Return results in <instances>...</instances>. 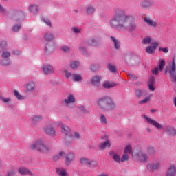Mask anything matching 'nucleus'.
Segmentation results:
<instances>
[{
	"mask_svg": "<svg viewBox=\"0 0 176 176\" xmlns=\"http://www.w3.org/2000/svg\"><path fill=\"white\" fill-rule=\"evenodd\" d=\"M43 117L40 115L32 116L30 118L31 124L33 126L36 127L38 126L40 120H43Z\"/></svg>",
	"mask_w": 176,
	"mask_h": 176,
	"instance_id": "obj_9",
	"label": "nucleus"
},
{
	"mask_svg": "<svg viewBox=\"0 0 176 176\" xmlns=\"http://www.w3.org/2000/svg\"><path fill=\"white\" fill-rule=\"evenodd\" d=\"M0 100L4 102V103H6V104H8L11 102L12 99L10 98H5L3 96H0Z\"/></svg>",
	"mask_w": 176,
	"mask_h": 176,
	"instance_id": "obj_41",
	"label": "nucleus"
},
{
	"mask_svg": "<svg viewBox=\"0 0 176 176\" xmlns=\"http://www.w3.org/2000/svg\"><path fill=\"white\" fill-rule=\"evenodd\" d=\"M151 97H152V95L146 96L142 100L139 101L138 104L140 105H144V104H146L149 103L151 101Z\"/></svg>",
	"mask_w": 176,
	"mask_h": 176,
	"instance_id": "obj_20",
	"label": "nucleus"
},
{
	"mask_svg": "<svg viewBox=\"0 0 176 176\" xmlns=\"http://www.w3.org/2000/svg\"><path fill=\"white\" fill-rule=\"evenodd\" d=\"M111 39L113 43L115 49L120 50L121 44L119 40H118V38H116V37H113V36H111Z\"/></svg>",
	"mask_w": 176,
	"mask_h": 176,
	"instance_id": "obj_19",
	"label": "nucleus"
},
{
	"mask_svg": "<svg viewBox=\"0 0 176 176\" xmlns=\"http://www.w3.org/2000/svg\"><path fill=\"white\" fill-rule=\"evenodd\" d=\"M14 96L19 100H24L25 98L22 96H21V94L19 93L18 91L15 90L14 91Z\"/></svg>",
	"mask_w": 176,
	"mask_h": 176,
	"instance_id": "obj_39",
	"label": "nucleus"
},
{
	"mask_svg": "<svg viewBox=\"0 0 176 176\" xmlns=\"http://www.w3.org/2000/svg\"><path fill=\"white\" fill-rule=\"evenodd\" d=\"M166 60L165 59H160L159 62V69L160 71H163L164 67L166 66Z\"/></svg>",
	"mask_w": 176,
	"mask_h": 176,
	"instance_id": "obj_33",
	"label": "nucleus"
},
{
	"mask_svg": "<svg viewBox=\"0 0 176 176\" xmlns=\"http://www.w3.org/2000/svg\"><path fill=\"white\" fill-rule=\"evenodd\" d=\"M110 146H111V144L109 143V141H106L105 142L100 144L99 145L100 149H101V150H104L107 147H110Z\"/></svg>",
	"mask_w": 176,
	"mask_h": 176,
	"instance_id": "obj_34",
	"label": "nucleus"
},
{
	"mask_svg": "<svg viewBox=\"0 0 176 176\" xmlns=\"http://www.w3.org/2000/svg\"><path fill=\"white\" fill-rule=\"evenodd\" d=\"M75 160V155L74 153H69L65 157L66 164H69L72 161Z\"/></svg>",
	"mask_w": 176,
	"mask_h": 176,
	"instance_id": "obj_23",
	"label": "nucleus"
},
{
	"mask_svg": "<svg viewBox=\"0 0 176 176\" xmlns=\"http://www.w3.org/2000/svg\"><path fill=\"white\" fill-rule=\"evenodd\" d=\"M143 117L146 120V121L148 124H150L151 126H153L160 130L163 129V126L161 124H160L157 121H156L155 120H154L150 117H148L146 115H144Z\"/></svg>",
	"mask_w": 176,
	"mask_h": 176,
	"instance_id": "obj_6",
	"label": "nucleus"
},
{
	"mask_svg": "<svg viewBox=\"0 0 176 176\" xmlns=\"http://www.w3.org/2000/svg\"><path fill=\"white\" fill-rule=\"evenodd\" d=\"M96 105L100 110L104 112L111 111L117 107L114 100L109 96H103L98 99Z\"/></svg>",
	"mask_w": 176,
	"mask_h": 176,
	"instance_id": "obj_2",
	"label": "nucleus"
},
{
	"mask_svg": "<svg viewBox=\"0 0 176 176\" xmlns=\"http://www.w3.org/2000/svg\"><path fill=\"white\" fill-rule=\"evenodd\" d=\"M30 149L37 150L43 153H47L51 151V148L46 145L45 142L41 140H38L34 143L30 144Z\"/></svg>",
	"mask_w": 176,
	"mask_h": 176,
	"instance_id": "obj_3",
	"label": "nucleus"
},
{
	"mask_svg": "<svg viewBox=\"0 0 176 176\" xmlns=\"http://www.w3.org/2000/svg\"><path fill=\"white\" fill-rule=\"evenodd\" d=\"M10 56L11 54L10 52H9V51H3L1 57L3 58H8L9 57H10Z\"/></svg>",
	"mask_w": 176,
	"mask_h": 176,
	"instance_id": "obj_40",
	"label": "nucleus"
},
{
	"mask_svg": "<svg viewBox=\"0 0 176 176\" xmlns=\"http://www.w3.org/2000/svg\"><path fill=\"white\" fill-rule=\"evenodd\" d=\"M129 78L132 81H135L138 80V77L136 76H134L133 74H129Z\"/></svg>",
	"mask_w": 176,
	"mask_h": 176,
	"instance_id": "obj_56",
	"label": "nucleus"
},
{
	"mask_svg": "<svg viewBox=\"0 0 176 176\" xmlns=\"http://www.w3.org/2000/svg\"><path fill=\"white\" fill-rule=\"evenodd\" d=\"M113 159L114 161H116L118 163H120V162H122V159L119 155H114L113 156Z\"/></svg>",
	"mask_w": 176,
	"mask_h": 176,
	"instance_id": "obj_50",
	"label": "nucleus"
},
{
	"mask_svg": "<svg viewBox=\"0 0 176 176\" xmlns=\"http://www.w3.org/2000/svg\"><path fill=\"white\" fill-rule=\"evenodd\" d=\"M16 172L14 170H10L6 173V176H16Z\"/></svg>",
	"mask_w": 176,
	"mask_h": 176,
	"instance_id": "obj_51",
	"label": "nucleus"
},
{
	"mask_svg": "<svg viewBox=\"0 0 176 176\" xmlns=\"http://www.w3.org/2000/svg\"><path fill=\"white\" fill-rule=\"evenodd\" d=\"M176 175V166L172 165L167 170L166 176H175Z\"/></svg>",
	"mask_w": 176,
	"mask_h": 176,
	"instance_id": "obj_18",
	"label": "nucleus"
},
{
	"mask_svg": "<svg viewBox=\"0 0 176 176\" xmlns=\"http://www.w3.org/2000/svg\"><path fill=\"white\" fill-rule=\"evenodd\" d=\"M144 21L148 25L151 27L155 28L157 25V22L155 20L151 19L150 17H144Z\"/></svg>",
	"mask_w": 176,
	"mask_h": 176,
	"instance_id": "obj_16",
	"label": "nucleus"
},
{
	"mask_svg": "<svg viewBox=\"0 0 176 176\" xmlns=\"http://www.w3.org/2000/svg\"><path fill=\"white\" fill-rule=\"evenodd\" d=\"M8 47V43L6 41H1L0 43V47L1 49H6V47Z\"/></svg>",
	"mask_w": 176,
	"mask_h": 176,
	"instance_id": "obj_53",
	"label": "nucleus"
},
{
	"mask_svg": "<svg viewBox=\"0 0 176 176\" xmlns=\"http://www.w3.org/2000/svg\"><path fill=\"white\" fill-rule=\"evenodd\" d=\"M42 70L45 75H49L55 72L54 67L51 66V65H43V66H42Z\"/></svg>",
	"mask_w": 176,
	"mask_h": 176,
	"instance_id": "obj_11",
	"label": "nucleus"
},
{
	"mask_svg": "<svg viewBox=\"0 0 176 176\" xmlns=\"http://www.w3.org/2000/svg\"><path fill=\"white\" fill-rule=\"evenodd\" d=\"M159 52H163L164 53L167 54V53H168V52H169V49L167 48V47H165V48H159Z\"/></svg>",
	"mask_w": 176,
	"mask_h": 176,
	"instance_id": "obj_59",
	"label": "nucleus"
},
{
	"mask_svg": "<svg viewBox=\"0 0 176 176\" xmlns=\"http://www.w3.org/2000/svg\"><path fill=\"white\" fill-rule=\"evenodd\" d=\"M158 46H159V43L157 42L153 43L152 45H149L148 47H146V52L149 54H153L155 53Z\"/></svg>",
	"mask_w": 176,
	"mask_h": 176,
	"instance_id": "obj_12",
	"label": "nucleus"
},
{
	"mask_svg": "<svg viewBox=\"0 0 176 176\" xmlns=\"http://www.w3.org/2000/svg\"><path fill=\"white\" fill-rule=\"evenodd\" d=\"M43 131L45 134L50 136H55L56 135V130L51 125H45L43 127Z\"/></svg>",
	"mask_w": 176,
	"mask_h": 176,
	"instance_id": "obj_8",
	"label": "nucleus"
},
{
	"mask_svg": "<svg viewBox=\"0 0 176 176\" xmlns=\"http://www.w3.org/2000/svg\"><path fill=\"white\" fill-rule=\"evenodd\" d=\"M148 87L150 91H154L155 90L154 85H148Z\"/></svg>",
	"mask_w": 176,
	"mask_h": 176,
	"instance_id": "obj_61",
	"label": "nucleus"
},
{
	"mask_svg": "<svg viewBox=\"0 0 176 176\" xmlns=\"http://www.w3.org/2000/svg\"><path fill=\"white\" fill-rule=\"evenodd\" d=\"M42 21L48 26L52 27V22L48 18H42Z\"/></svg>",
	"mask_w": 176,
	"mask_h": 176,
	"instance_id": "obj_48",
	"label": "nucleus"
},
{
	"mask_svg": "<svg viewBox=\"0 0 176 176\" xmlns=\"http://www.w3.org/2000/svg\"><path fill=\"white\" fill-rule=\"evenodd\" d=\"M153 6V3L150 0H144L142 2V7L147 9Z\"/></svg>",
	"mask_w": 176,
	"mask_h": 176,
	"instance_id": "obj_26",
	"label": "nucleus"
},
{
	"mask_svg": "<svg viewBox=\"0 0 176 176\" xmlns=\"http://www.w3.org/2000/svg\"><path fill=\"white\" fill-rule=\"evenodd\" d=\"M80 162L82 165L83 166H89L91 165L92 162L88 160L87 158H85V157H82L80 160Z\"/></svg>",
	"mask_w": 176,
	"mask_h": 176,
	"instance_id": "obj_28",
	"label": "nucleus"
},
{
	"mask_svg": "<svg viewBox=\"0 0 176 176\" xmlns=\"http://www.w3.org/2000/svg\"><path fill=\"white\" fill-rule=\"evenodd\" d=\"M100 122L103 125H106L107 124V118H106L105 116L102 115L100 116Z\"/></svg>",
	"mask_w": 176,
	"mask_h": 176,
	"instance_id": "obj_47",
	"label": "nucleus"
},
{
	"mask_svg": "<svg viewBox=\"0 0 176 176\" xmlns=\"http://www.w3.org/2000/svg\"><path fill=\"white\" fill-rule=\"evenodd\" d=\"M133 56L132 52H129V54H126L125 58H131Z\"/></svg>",
	"mask_w": 176,
	"mask_h": 176,
	"instance_id": "obj_62",
	"label": "nucleus"
},
{
	"mask_svg": "<svg viewBox=\"0 0 176 176\" xmlns=\"http://www.w3.org/2000/svg\"><path fill=\"white\" fill-rule=\"evenodd\" d=\"M155 77H151L148 80V85H155Z\"/></svg>",
	"mask_w": 176,
	"mask_h": 176,
	"instance_id": "obj_57",
	"label": "nucleus"
},
{
	"mask_svg": "<svg viewBox=\"0 0 176 176\" xmlns=\"http://www.w3.org/2000/svg\"><path fill=\"white\" fill-rule=\"evenodd\" d=\"M1 65L3 66H8L10 65V60L9 59H2Z\"/></svg>",
	"mask_w": 176,
	"mask_h": 176,
	"instance_id": "obj_42",
	"label": "nucleus"
},
{
	"mask_svg": "<svg viewBox=\"0 0 176 176\" xmlns=\"http://www.w3.org/2000/svg\"><path fill=\"white\" fill-rule=\"evenodd\" d=\"M74 138L76 139H79L80 138V135L78 133H74Z\"/></svg>",
	"mask_w": 176,
	"mask_h": 176,
	"instance_id": "obj_64",
	"label": "nucleus"
},
{
	"mask_svg": "<svg viewBox=\"0 0 176 176\" xmlns=\"http://www.w3.org/2000/svg\"><path fill=\"white\" fill-rule=\"evenodd\" d=\"M79 110L80 111H82V113H85L87 111H86V109L85 108V107L82 106V107H79Z\"/></svg>",
	"mask_w": 176,
	"mask_h": 176,
	"instance_id": "obj_63",
	"label": "nucleus"
},
{
	"mask_svg": "<svg viewBox=\"0 0 176 176\" xmlns=\"http://www.w3.org/2000/svg\"><path fill=\"white\" fill-rule=\"evenodd\" d=\"M151 41H152L151 37H149V36L144 37V38H143V43L144 45H148L151 43Z\"/></svg>",
	"mask_w": 176,
	"mask_h": 176,
	"instance_id": "obj_43",
	"label": "nucleus"
},
{
	"mask_svg": "<svg viewBox=\"0 0 176 176\" xmlns=\"http://www.w3.org/2000/svg\"><path fill=\"white\" fill-rule=\"evenodd\" d=\"M135 96L140 99L141 97L145 96L146 92L144 90L142 89H137L135 92Z\"/></svg>",
	"mask_w": 176,
	"mask_h": 176,
	"instance_id": "obj_30",
	"label": "nucleus"
},
{
	"mask_svg": "<svg viewBox=\"0 0 176 176\" xmlns=\"http://www.w3.org/2000/svg\"><path fill=\"white\" fill-rule=\"evenodd\" d=\"M133 159L138 160L139 162H146L148 160V154L144 153L143 151H139L132 153Z\"/></svg>",
	"mask_w": 176,
	"mask_h": 176,
	"instance_id": "obj_4",
	"label": "nucleus"
},
{
	"mask_svg": "<svg viewBox=\"0 0 176 176\" xmlns=\"http://www.w3.org/2000/svg\"><path fill=\"white\" fill-rule=\"evenodd\" d=\"M36 90V84L34 81H30V82H28L26 85V90L25 91L27 93H32L34 92Z\"/></svg>",
	"mask_w": 176,
	"mask_h": 176,
	"instance_id": "obj_14",
	"label": "nucleus"
},
{
	"mask_svg": "<svg viewBox=\"0 0 176 176\" xmlns=\"http://www.w3.org/2000/svg\"><path fill=\"white\" fill-rule=\"evenodd\" d=\"M86 44L89 46H94L96 45L97 41L95 38H89V40L87 41Z\"/></svg>",
	"mask_w": 176,
	"mask_h": 176,
	"instance_id": "obj_37",
	"label": "nucleus"
},
{
	"mask_svg": "<svg viewBox=\"0 0 176 176\" xmlns=\"http://www.w3.org/2000/svg\"><path fill=\"white\" fill-rule=\"evenodd\" d=\"M18 173H20L21 175H25L27 174H30V175H32V173L26 168L21 167L18 169Z\"/></svg>",
	"mask_w": 176,
	"mask_h": 176,
	"instance_id": "obj_21",
	"label": "nucleus"
},
{
	"mask_svg": "<svg viewBox=\"0 0 176 176\" xmlns=\"http://www.w3.org/2000/svg\"><path fill=\"white\" fill-rule=\"evenodd\" d=\"M102 76H94L91 80V84L95 87H100L101 85Z\"/></svg>",
	"mask_w": 176,
	"mask_h": 176,
	"instance_id": "obj_7",
	"label": "nucleus"
},
{
	"mask_svg": "<svg viewBox=\"0 0 176 176\" xmlns=\"http://www.w3.org/2000/svg\"><path fill=\"white\" fill-rule=\"evenodd\" d=\"M61 50L65 53H67L70 51V48L69 47H66V45H63V47H61Z\"/></svg>",
	"mask_w": 176,
	"mask_h": 176,
	"instance_id": "obj_55",
	"label": "nucleus"
},
{
	"mask_svg": "<svg viewBox=\"0 0 176 176\" xmlns=\"http://www.w3.org/2000/svg\"><path fill=\"white\" fill-rule=\"evenodd\" d=\"M161 167V162L160 161H155L152 164L147 165V169L149 171L157 170Z\"/></svg>",
	"mask_w": 176,
	"mask_h": 176,
	"instance_id": "obj_10",
	"label": "nucleus"
},
{
	"mask_svg": "<svg viewBox=\"0 0 176 176\" xmlns=\"http://www.w3.org/2000/svg\"><path fill=\"white\" fill-rule=\"evenodd\" d=\"M72 80L74 82H80L82 80V77L80 74H72Z\"/></svg>",
	"mask_w": 176,
	"mask_h": 176,
	"instance_id": "obj_32",
	"label": "nucleus"
},
{
	"mask_svg": "<svg viewBox=\"0 0 176 176\" xmlns=\"http://www.w3.org/2000/svg\"><path fill=\"white\" fill-rule=\"evenodd\" d=\"M64 155H65V153L63 152V151H61V152L59 153V154L58 155L54 156L53 157V160L54 161L58 160L60 157H63Z\"/></svg>",
	"mask_w": 176,
	"mask_h": 176,
	"instance_id": "obj_45",
	"label": "nucleus"
},
{
	"mask_svg": "<svg viewBox=\"0 0 176 176\" xmlns=\"http://www.w3.org/2000/svg\"><path fill=\"white\" fill-rule=\"evenodd\" d=\"M80 65V62H78V60H74L73 62H71L70 66L72 69H76Z\"/></svg>",
	"mask_w": 176,
	"mask_h": 176,
	"instance_id": "obj_35",
	"label": "nucleus"
},
{
	"mask_svg": "<svg viewBox=\"0 0 176 176\" xmlns=\"http://www.w3.org/2000/svg\"><path fill=\"white\" fill-rule=\"evenodd\" d=\"M72 31H73V32H74L76 34H78L80 32V29L78 27H73L72 28Z\"/></svg>",
	"mask_w": 176,
	"mask_h": 176,
	"instance_id": "obj_58",
	"label": "nucleus"
},
{
	"mask_svg": "<svg viewBox=\"0 0 176 176\" xmlns=\"http://www.w3.org/2000/svg\"><path fill=\"white\" fill-rule=\"evenodd\" d=\"M44 39L47 42H50L54 39L53 33H45Z\"/></svg>",
	"mask_w": 176,
	"mask_h": 176,
	"instance_id": "obj_27",
	"label": "nucleus"
},
{
	"mask_svg": "<svg viewBox=\"0 0 176 176\" xmlns=\"http://www.w3.org/2000/svg\"><path fill=\"white\" fill-rule=\"evenodd\" d=\"M117 82H113L111 81H104L102 82V87L104 89H111L117 86Z\"/></svg>",
	"mask_w": 176,
	"mask_h": 176,
	"instance_id": "obj_17",
	"label": "nucleus"
},
{
	"mask_svg": "<svg viewBox=\"0 0 176 176\" xmlns=\"http://www.w3.org/2000/svg\"><path fill=\"white\" fill-rule=\"evenodd\" d=\"M76 102L75 96L72 94H70L67 96V99L64 100V103L66 107H69L70 104H74Z\"/></svg>",
	"mask_w": 176,
	"mask_h": 176,
	"instance_id": "obj_15",
	"label": "nucleus"
},
{
	"mask_svg": "<svg viewBox=\"0 0 176 176\" xmlns=\"http://www.w3.org/2000/svg\"><path fill=\"white\" fill-rule=\"evenodd\" d=\"M78 50L81 53H85L87 52V48H86V47H83V45H80L78 47Z\"/></svg>",
	"mask_w": 176,
	"mask_h": 176,
	"instance_id": "obj_54",
	"label": "nucleus"
},
{
	"mask_svg": "<svg viewBox=\"0 0 176 176\" xmlns=\"http://www.w3.org/2000/svg\"><path fill=\"white\" fill-rule=\"evenodd\" d=\"M64 74H65V78H66L67 79H69V78H70L71 77L73 78V74H72V73H71V72H69V70H64Z\"/></svg>",
	"mask_w": 176,
	"mask_h": 176,
	"instance_id": "obj_44",
	"label": "nucleus"
},
{
	"mask_svg": "<svg viewBox=\"0 0 176 176\" xmlns=\"http://www.w3.org/2000/svg\"><path fill=\"white\" fill-rule=\"evenodd\" d=\"M167 134L170 137H175L176 136V129L174 127H168L166 129Z\"/></svg>",
	"mask_w": 176,
	"mask_h": 176,
	"instance_id": "obj_22",
	"label": "nucleus"
},
{
	"mask_svg": "<svg viewBox=\"0 0 176 176\" xmlns=\"http://www.w3.org/2000/svg\"><path fill=\"white\" fill-rule=\"evenodd\" d=\"M129 160V157L128 154L124 153V154L121 158V162H124L126 161H128Z\"/></svg>",
	"mask_w": 176,
	"mask_h": 176,
	"instance_id": "obj_49",
	"label": "nucleus"
},
{
	"mask_svg": "<svg viewBox=\"0 0 176 176\" xmlns=\"http://www.w3.org/2000/svg\"><path fill=\"white\" fill-rule=\"evenodd\" d=\"M146 152L148 155H154L156 153L155 148L153 146L147 147Z\"/></svg>",
	"mask_w": 176,
	"mask_h": 176,
	"instance_id": "obj_31",
	"label": "nucleus"
},
{
	"mask_svg": "<svg viewBox=\"0 0 176 176\" xmlns=\"http://www.w3.org/2000/svg\"><path fill=\"white\" fill-rule=\"evenodd\" d=\"M61 132L64 133L66 136H68L70 134L71 129L67 126H65L64 125L61 126Z\"/></svg>",
	"mask_w": 176,
	"mask_h": 176,
	"instance_id": "obj_29",
	"label": "nucleus"
},
{
	"mask_svg": "<svg viewBox=\"0 0 176 176\" xmlns=\"http://www.w3.org/2000/svg\"><path fill=\"white\" fill-rule=\"evenodd\" d=\"M108 69L113 73H116L117 72V67L116 66H114V65H111L109 63L108 65Z\"/></svg>",
	"mask_w": 176,
	"mask_h": 176,
	"instance_id": "obj_38",
	"label": "nucleus"
},
{
	"mask_svg": "<svg viewBox=\"0 0 176 176\" xmlns=\"http://www.w3.org/2000/svg\"><path fill=\"white\" fill-rule=\"evenodd\" d=\"M132 152V148L131 146H126V148H124V153L125 154H131Z\"/></svg>",
	"mask_w": 176,
	"mask_h": 176,
	"instance_id": "obj_46",
	"label": "nucleus"
},
{
	"mask_svg": "<svg viewBox=\"0 0 176 176\" xmlns=\"http://www.w3.org/2000/svg\"><path fill=\"white\" fill-rule=\"evenodd\" d=\"M135 17L133 14H128L123 8H116L109 25L113 29L122 31L133 32L137 29L136 23L133 22Z\"/></svg>",
	"mask_w": 176,
	"mask_h": 176,
	"instance_id": "obj_1",
	"label": "nucleus"
},
{
	"mask_svg": "<svg viewBox=\"0 0 176 176\" xmlns=\"http://www.w3.org/2000/svg\"><path fill=\"white\" fill-rule=\"evenodd\" d=\"M170 70L169 74L173 79V82H176V59L175 58H173L172 63H169L168 65Z\"/></svg>",
	"mask_w": 176,
	"mask_h": 176,
	"instance_id": "obj_5",
	"label": "nucleus"
},
{
	"mask_svg": "<svg viewBox=\"0 0 176 176\" xmlns=\"http://www.w3.org/2000/svg\"><path fill=\"white\" fill-rule=\"evenodd\" d=\"M56 49V45L53 44L52 43H48L45 45V48L44 49L45 53L46 54H49L52 52H53Z\"/></svg>",
	"mask_w": 176,
	"mask_h": 176,
	"instance_id": "obj_13",
	"label": "nucleus"
},
{
	"mask_svg": "<svg viewBox=\"0 0 176 176\" xmlns=\"http://www.w3.org/2000/svg\"><path fill=\"white\" fill-rule=\"evenodd\" d=\"M158 73H159V69H158V67H155V69H153L152 70V74H153V75H157Z\"/></svg>",
	"mask_w": 176,
	"mask_h": 176,
	"instance_id": "obj_60",
	"label": "nucleus"
},
{
	"mask_svg": "<svg viewBox=\"0 0 176 176\" xmlns=\"http://www.w3.org/2000/svg\"><path fill=\"white\" fill-rule=\"evenodd\" d=\"M29 11L32 12L33 14H35L38 13L39 11L38 6L37 5H34V4L30 5L29 6Z\"/></svg>",
	"mask_w": 176,
	"mask_h": 176,
	"instance_id": "obj_24",
	"label": "nucleus"
},
{
	"mask_svg": "<svg viewBox=\"0 0 176 176\" xmlns=\"http://www.w3.org/2000/svg\"><path fill=\"white\" fill-rule=\"evenodd\" d=\"M56 173L58 176H69V174L65 168H56Z\"/></svg>",
	"mask_w": 176,
	"mask_h": 176,
	"instance_id": "obj_25",
	"label": "nucleus"
},
{
	"mask_svg": "<svg viewBox=\"0 0 176 176\" xmlns=\"http://www.w3.org/2000/svg\"><path fill=\"white\" fill-rule=\"evenodd\" d=\"M21 28V26L19 25H15L12 27V31L14 32H19Z\"/></svg>",
	"mask_w": 176,
	"mask_h": 176,
	"instance_id": "obj_52",
	"label": "nucleus"
},
{
	"mask_svg": "<svg viewBox=\"0 0 176 176\" xmlns=\"http://www.w3.org/2000/svg\"><path fill=\"white\" fill-rule=\"evenodd\" d=\"M96 12V8L94 6H88L87 8V14L91 15Z\"/></svg>",
	"mask_w": 176,
	"mask_h": 176,
	"instance_id": "obj_36",
	"label": "nucleus"
}]
</instances>
